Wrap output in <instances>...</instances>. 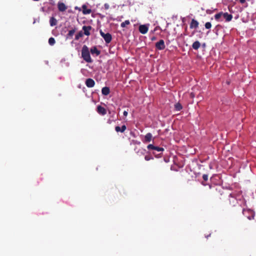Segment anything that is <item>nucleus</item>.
Wrapping results in <instances>:
<instances>
[{
    "label": "nucleus",
    "mask_w": 256,
    "mask_h": 256,
    "mask_svg": "<svg viewBox=\"0 0 256 256\" xmlns=\"http://www.w3.org/2000/svg\"><path fill=\"white\" fill-rule=\"evenodd\" d=\"M82 56L87 62H92V60L90 58V53L88 47L84 45L82 50Z\"/></svg>",
    "instance_id": "f257e3e1"
},
{
    "label": "nucleus",
    "mask_w": 256,
    "mask_h": 256,
    "mask_svg": "<svg viewBox=\"0 0 256 256\" xmlns=\"http://www.w3.org/2000/svg\"><path fill=\"white\" fill-rule=\"evenodd\" d=\"M242 214L249 220H254L255 216V212L253 210L249 208H243Z\"/></svg>",
    "instance_id": "f03ea898"
},
{
    "label": "nucleus",
    "mask_w": 256,
    "mask_h": 256,
    "mask_svg": "<svg viewBox=\"0 0 256 256\" xmlns=\"http://www.w3.org/2000/svg\"><path fill=\"white\" fill-rule=\"evenodd\" d=\"M100 36L104 38L106 43H110V42L112 39V36L110 33H105L102 30H100Z\"/></svg>",
    "instance_id": "7ed1b4c3"
},
{
    "label": "nucleus",
    "mask_w": 256,
    "mask_h": 256,
    "mask_svg": "<svg viewBox=\"0 0 256 256\" xmlns=\"http://www.w3.org/2000/svg\"><path fill=\"white\" fill-rule=\"evenodd\" d=\"M155 46L156 48L158 50H163L166 48L164 42L163 40H160L156 42Z\"/></svg>",
    "instance_id": "20e7f679"
},
{
    "label": "nucleus",
    "mask_w": 256,
    "mask_h": 256,
    "mask_svg": "<svg viewBox=\"0 0 256 256\" xmlns=\"http://www.w3.org/2000/svg\"><path fill=\"white\" fill-rule=\"evenodd\" d=\"M147 148L148 150H156L157 152H163L164 150V148L161 147L156 146H154L152 144H150L147 146Z\"/></svg>",
    "instance_id": "39448f33"
},
{
    "label": "nucleus",
    "mask_w": 256,
    "mask_h": 256,
    "mask_svg": "<svg viewBox=\"0 0 256 256\" xmlns=\"http://www.w3.org/2000/svg\"><path fill=\"white\" fill-rule=\"evenodd\" d=\"M92 27L90 26H84L82 28V30H84V34L88 36L90 35V30H92Z\"/></svg>",
    "instance_id": "423d86ee"
},
{
    "label": "nucleus",
    "mask_w": 256,
    "mask_h": 256,
    "mask_svg": "<svg viewBox=\"0 0 256 256\" xmlns=\"http://www.w3.org/2000/svg\"><path fill=\"white\" fill-rule=\"evenodd\" d=\"M85 84L87 87L92 88L94 86L95 82L92 78H88L86 80Z\"/></svg>",
    "instance_id": "0eeeda50"
},
{
    "label": "nucleus",
    "mask_w": 256,
    "mask_h": 256,
    "mask_svg": "<svg viewBox=\"0 0 256 256\" xmlns=\"http://www.w3.org/2000/svg\"><path fill=\"white\" fill-rule=\"evenodd\" d=\"M97 112L101 115H104L106 113V110L105 108L102 106H97Z\"/></svg>",
    "instance_id": "6e6552de"
},
{
    "label": "nucleus",
    "mask_w": 256,
    "mask_h": 256,
    "mask_svg": "<svg viewBox=\"0 0 256 256\" xmlns=\"http://www.w3.org/2000/svg\"><path fill=\"white\" fill-rule=\"evenodd\" d=\"M198 22L194 19H192L190 25V28H196L198 26Z\"/></svg>",
    "instance_id": "1a4fd4ad"
},
{
    "label": "nucleus",
    "mask_w": 256,
    "mask_h": 256,
    "mask_svg": "<svg viewBox=\"0 0 256 256\" xmlns=\"http://www.w3.org/2000/svg\"><path fill=\"white\" fill-rule=\"evenodd\" d=\"M148 27L146 25H140L139 26V31L142 34H146L148 31Z\"/></svg>",
    "instance_id": "9d476101"
},
{
    "label": "nucleus",
    "mask_w": 256,
    "mask_h": 256,
    "mask_svg": "<svg viewBox=\"0 0 256 256\" xmlns=\"http://www.w3.org/2000/svg\"><path fill=\"white\" fill-rule=\"evenodd\" d=\"M58 9L60 12H64L66 10V6L63 2H58Z\"/></svg>",
    "instance_id": "9b49d317"
},
{
    "label": "nucleus",
    "mask_w": 256,
    "mask_h": 256,
    "mask_svg": "<svg viewBox=\"0 0 256 256\" xmlns=\"http://www.w3.org/2000/svg\"><path fill=\"white\" fill-rule=\"evenodd\" d=\"M222 16L226 19V22H230L232 18V16L228 12H222Z\"/></svg>",
    "instance_id": "f8f14e48"
},
{
    "label": "nucleus",
    "mask_w": 256,
    "mask_h": 256,
    "mask_svg": "<svg viewBox=\"0 0 256 256\" xmlns=\"http://www.w3.org/2000/svg\"><path fill=\"white\" fill-rule=\"evenodd\" d=\"M152 134L150 133H148L144 136V142L145 143L149 142L152 140Z\"/></svg>",
    "instance_id": "ddd939ff"
},
{
    "label": "nucleus",
    "mask_w": 256,
    "mask_h": 256,
    "mask_svg": "<svg viewBox=\"0 0 256 256\" xmlns=\"http://www.w3.org/2000/svg\"><path fill=\"white\" fill-rule=\"evenodd\" d=\"M126 128L125 125L122 126L121 127L119 126H116L115 128V130L116 132H124V130H126Z\"/></svg>",
    "instance_id": "4468645a"
},
{
    "label": "nucleus",
    "mask_w": 256,
    "mask_h": 256,
    "mask_svg": "<svg viewBox=\"0 0 256 256\" xmlns=\"http://www.w3.org/2000/svg\"><path fill=\"white\" fill-rule=\"evenodd\" d=\"M90 52L92 54H95L96 56H98L100 52L98 50L96 47L94 46L90 49Z\"/></svg>",
    "instance_id": "2eb2a0df"
},
{
    "label": "nucleus",
    "mask_w": 256,
    "mask_h": 256,
    "mask_svg": "<svg viewBox=\"0 0 256 256\" xmlns=\"http://www.w3.org/2000/svg\"><path fill=\"white\" fill-rule=\"evenodd\" d=\"M82 12L84 14H90L92 12V10L90 9H88L86 5H83L82 6Z\"/></svg>",
    "instance_id": "dca6fc26"
},
{
    "label": "nucleus",
    "mask_w": 256,
    "mask_h": 256,
    "mask_svg": "<svg viewBox=\"0 0 256 256\" xmlns=\"http://www.w3.org/2000/svg\"><path fill=\"white\" fill-rule=\"evenodd\" d=\"M110 92V90L109 88H108L107 86L104 87L102 88V94L104 96H107L108 94Z\"/></svg>",
    "instance_id": "f3484780"
},
{
    "label": "nucleus",
    "mask_w": 256,
    "mask_h": 256,
    "mask_svg": "<svg viewBox=\"0 0 256 256\" xmlns=\"http://www.w3.org/2000/svg\"><path fill=\"white\" fill-rule=\"evenodd\" d=\"M200 46V42L196 40V42H194L192 44V48L195 50H198Z\"/></svg>",
    "instance_id": "a211bd4d"
},
{
    "label": "nucleus",
    "mask_w": 256,
    "mask_h": 256,
    "mask_svg": "<svg viewBox=\"0 0 256 256\" xmlns=\"http://www.w3.org/2000/svg\"><path fill=\"white\" fill-rule=\"evenodd\" d=\"M50 25L51 26H54L57 24V20L54 18L52 17L50 18Z\"/></svg>",
    "instance_id": "6ab92c4d"
},
{
    "label": "nucleus",
    "mask_w": 256,
    "mask_h": 256,
    "mask_svg": "<svg viewBox=\"0 0 256 256\" xmlns=\"http://www.w3.org/2000/svg\"><path fill=\"white\" fill-rule=\"evenodd\" d=\"M174 108L176 110L180 111L182 108V106L180 102H177L174 104Z\"/></svg>",
    "instance_id": "aec40b11"
},
{
    "label": "nucleus",
    "mask_w": 256,
    "mask_h": 256,
    "mask_svg": "<svg viewBox=\"0 0 256 256\" xmlns=\"http://www.w3.org/2000/svg\"><path fill=\"white\" fill-rule=\"evenodd\" d=\"M75 32H76V29H74V28L69 30L68 34L66 35L67 38L72 37Z\"/></svg>",
    "instance_id": "412c9836"
},
{
    "label": "nucleus",
    "mask_w": 256,
    "mask_h": 256,
    "mask_svg": "<svg viewBox=\"0 0 256 256\" xmlns=\"http://www.w3.org/2000/svg\"><path fill=\"white\" fill-rule=\"evenodd\" d=\"M83 36V32L82 31H80L76 35L75 40H78L80 38L82 37Z\"/></svg>",
    "instance_id": "4be33fe9"
},
{
    "label": "nucleus",
    "mask_w": 256,
    "mask_h": 256,
    "mask_svg": "<svg viewBox=\"0 0 256 256\" xmlns=\"http://www.w3.org/2000/svg\"><path fill=\"white\" fill-rule=\"evenodd\" d=\"M55 43L56 40L54 38L52 37L48 39V44H50V45L53 46Z\"/></svg>",
    "instance_id": "5701e85b"
},
{
    "label": "nucleus",
    "mask_w": 256,
    "mask_h": 256,
    "mask_svg": "<svg viewBox=\"0 0 256 256\" xmlns=\"http://www.w3.org/2000/svg\"><path fill=\"white\" fill-rule=\"evenodd\" d=\"M222 16V12L216 14L214 16V18L216 20H218Z\"/></svg>",
    "instance_id": "b1692460"
},
{
    "label": "nucleus",
    "mask_w": 256,
    "mask_h": 256,
    "mask_svg": "<svg viewBox=\"0 0 256 256\" xmlns=\"http://www.w3.org/2000/svg\"><path fill=\"white\" fill-rule=\"evenodd\" d=\"M130 22L128 20H126L124 22H122L120 26L122 28H124L126 26L130 24Z\"/></svg>",
    "instance_id": "393cba45"
},
{
    "label": "nucleus",
    "mask_w": 256,
    "mask_h": 256,
    "mask_svg": "<svg viewBox=\"0 0 256 256\" xmlns=\"http://www.w3.org/2000/svg\"><path fill=\"white\" fill-rule=\"evenodd\" d=\"M204 26L206 29H210L212 27V24L210 22H207L205 24Z\"/></svg>",
    "instance_id": "a878e982"
},
{
    "label": "nucleus",
    "mask_w": 256,
    "mask_h": 256,
    "mask_svg": "<svg viewBox=\"0 0 256 256\" xmlns=\"http://www.w3.org/2000/svg\"><path fill=\"white\" fill-rule=\"evenodd\" d=\"M144 159L146 161H148L150 160H152L153 158L152 156L146 155L144 156Z\"/></svg>",
    "instance_id": "bb28decb"
},
{
    "label": "nucleus",
    "mask_w": 256,
    "mask_h": 256,
    "mask_svg": "<svg viewBox=\"0 0 256 256\" xmlns=\"http://www.w3.org/2000/svg\"><path fill=\"white\" fill-rule=\"evenodd\" d=\"M202 178L204 181H206L208 180V175L206 174H204L202 176Z\"/></svg>",
    "instance_id": "cd10ccee"
},
{
    "label": "nucleus",
    "mask_w": 256,
    "mask_h": 256,
    "mask_svg": "<svg viewBox=\"0 0 256 256\" xmlns=\"http://www.w3.org/2000/svg\"><path fill=\"white\" fill-rule=\"evenodd\" d=\"M123 114H124V116H127V115L128 114V112L124 111Z\"/></svg>",
    "instance_id": "c85d7f7f"
},
{
    "label": "nucleus",
    "mask_w": 256,
    "mask_h": 256,
    "mask_svg": "<svg viewBox=\"0 0 256 256\" xmlns=\"http://www.w3.org/2000/svg\"><path fill=\"white\" fill-rule=\"evenodd\" d=\"M230 204H231L232 202V203H233L232 206H235V204H234V200H232V202L231 201V200H230Z\"/></svg>",
    "instance_id": "c756f323"
},
{
    "label": "nucleus",
    "mask_w": 256,
    "mask_h": 256,
    "mask_svg": "<svg viewBox=\"0 0 256 256\" xmlns=\"http://www.w3.org/2000/svg\"><path fill=\"white\" fill-rule=\"evenodd\" d=\"M230 196L232 198H234V194H230Z\"/></svg>",
    "instance_id": "7c9ffc66"
},
{
    "label": "nucleus",
    "mask_w": 256,
    "mask_h": 256,
    "mask_svg": "<svg viewBox=\"0 0 256 256\" xmlns=\"http://www.w3.org/2000/svg\"><path fill=\"white\" fill-rule=\"evenodd\" d=\"M190 96H191V97H192V98H193L194 96V93L191 92V94H190Z\"/></svg>",
    "instance_id": "2f4dec72"
},
{
    "label": "nucleus",
    "mask_w": 256,
    "mask_h": 256,
    "mask_svg": "<svg viewBox=\"0 0 256 256\" xmlns=\"http://www.w3.org/2000/svg\"><path fill=\"white\" fill-rule=\"evenodd\" d=\"M104 6H105V8H108V4H104Z\"/></svg>",
    "instance_id": "473e14b6"
},
{
    "label": "nucleus",
    "mask_w": 256,
    "mask_h": 256,
    "mask_svg": "<svg viewBox=\"0 0 256 256\" xmlns=\"http://www.w3.org/2000/svg\"><path fill=\"white\" fill-rule=\"evenodd\" d=\"M108 122L109 124H110V123H111L110 120H108Z\"/></svg>",
    "instance_id": "72a5a7b5"
},
{
    "label": "nucleus",
    "mask_w": 256,
    "mask_h": 256,
    "mask_svg": "<svg viewBox=\"0 0 256 256\" xmlns=\"http://www.w3.org/2000/svg\"><path fill=\"white\" fill-rule=\"evenodd\" d=\"M210 236V234H209L208 235V236H206V237L208 238L209 236Z\"/></svg>",
    "instance_id": "f704fd0d"
},
{
    "label": "nucleus",
    "mask_w": 256,
    "mask_h": 256,
    "mask_svg": "<svg viewBox=\"0 0 256 256\" xmlns=\"http://www.w3.org/2000/svg\"><path fill=\"white\" fill-rule=\"evenodd\" d=\"M136 144H140V142H136Z\"/></svg>",
    "instance_id": "c9c22d12"
},
{
    "label": "nucleus",
    "mask_w": 256,
    "mask_h": 256,
    "mask_svg": "<svg viewBox=\"0 0 256 256\" xmlns=\"http://www.w3.org/2000/svg\"><path fill=\"white\" fill-rule=\"evenodd\" d=\"M75 8H76V9H78V8L77 6H76V7Z\"/></svg>",
    "instance_id": "e433bc0d"
},
{
    "label": "nucleus",
    "mask_w": 256,
    "mask_h": 256,
    "mask_svg": "<svg viewBox=\"0 0 256 256\" xmlns=\"http://www.w3.org/2000/svg\"><path fill=\"white\" fill-rule=\"evenodd\" d=\"M154 39H155V38H152V40H154Z\"/></svg>",
    "instance_id": "4c0bfd02"
},
{
    "label": "nucleus",
    "mask_w": 256,
    "mask_h": 256,
    "mask_svg": "<svg viewBox=\"0 0 256 256\" xmlns=\"http://www.w3.org/2000/svg\"><path fill=\"white\" fill-rule=\"evenodd\" d=\"M228 10H229L230 11V6H228Z\"/></svg>",
    "instance_id": "58836bf2"
}]
</instances>
